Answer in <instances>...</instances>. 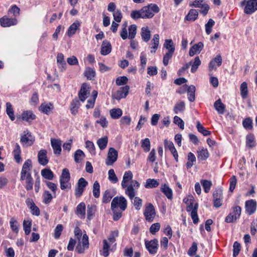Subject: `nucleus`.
I'll return each mask as SVG.
<instances>
[{
	"label": "nucleus",
	"instance_id": "nucleus-1",
	"mask_svg": "<svg viewBox=\"0 0 257 257\" xmlns=\"http://www.w3.org/2000/svg\"><path fill=\"white\" fill-rule=\"evenodd\" d=\"M143 19H151L160 11V8L155 4H151L147 6H145L141 9Z\"/></svg>",
	"mask_w": 257,
	"mask_h": 257
},
{
	"label": "nucleus",
	"instance_id": "nucleus-2",
	"mask_svg": "<svg viewBox=\"0 0 257 257\" xmlns=\"http://www.w3.org/2000/svg\"><path fill=\"white\" fill-rule=\"evenodd\" d=\"M118 206L124 211L127 207V201L123 196L115 197L113 199L111 203V209H113V208H117Z\"/></svg>",
	"mask_w": 257,
	"mask_h": 257
},
{
	"label": "nucleus",
	"instance_id": "nucleus-3",
	"mask_svg": "<svg viewBox=\"0 0 257 257\" xmlns=\"http://www.w3.org/2000/svg\"><path fill=\"white\" fill-rule=\"evenodd\" d=\"M34 137L28 130L24 132V134L21 136L20 139V142L23 144V147L31 146L34 144Z\"/></svg>",
	"mask_w": 257,
	"mask_h": 257
},
{
	"label": "nucleus",
	"instance_id": "nucleus-4",
	"mask_svg": "<svg viewBox=\"0 0 257 257\" xmlns=\"http://www.w3.org/2000/svg\"><path fill=\"white\" fill-rule=\"evenodd\" d=\"M140 187V183L137 180H132L131 184L125 190V193L127 195L130 199L132 200L135 195V190L134 188H138Z\"/></svg>",
	"mask_w": 257,
	"mask_h": 257
},
{
	"label": "nucleus",
	"instance_id": "nucleus-5",
	"mask_svg": "<svg viewBox=\"0 0 257 257\" xmlns=\"http://www.w3.org/2000/svg\"><path fill=\"white\" fill-rule=\"evenodd\" d=\"M117 156V151L113 148H110L107 153L106 164L108 166L112 165L116 161Z\"/></svg>",
	"mask_w": 257,
	"mask_h": 257
},
{
	"label": "nucleus",
	"instance_id": "nucleus-6",
	"mask_svg": "<svg viewBox=\"0 0 257 257\" xmlns=\"http://www.w3.org/2000/svg\"><path fill=\"white\" fill-rule=\"evenodd\" d=\"M88 182L83 178H80L78 181L77 186L75 190V195L76 197H80L82 194Z\"/></svg>",
	"mask_w": 257,
	"mask_h": 257
},
{
	"label": "nucleus",
	"instance_id": "nucleus-7",
	"mask_svg": "<svg viewBox=\"0 0 257 257\" xmlns=\"http://www.w3.org/2000/svg\"><path fill=\"white\" fill-rule=\"evenodd\" d=\"M145 245L149 253L154 254L158 250V240L157 239H154L151 241H145Z\"/></svg>",
	"mask_w": 257,
	"mask_h": 257
},
{
	"label": "nucleus",
	"instance_id": "nucleus-8",
	"mask_svg": "<svg viewBox=\"0 0 257 257\" xmlns=\"http://www.w3.org/2000/svg\"><path fill=\"white\" fill-rule=\"evenodd\" d=\"M146 219L148 221H152L155 216L156 212L154 206L152 203H149L146 207L144 211Z\"/></svg>",
	"mask_w": 257,
	"mask_h": 257
},
{
	"label": "nucleus",
	"instance_id": "nucleus-9",
	"mask_svg": "<svg viewBox=\"0 0 257 257\" xmlns=\"http://www.w3.org/2000/svg\"><path fill=\"white\" fill-rule=\"evenodd\" d=\"M257 10V0H248L244 9L246 14L250 15Z\"/></svg>",
	"mask_w": 257,
	"mask_h": 257
},
{
	"label": "nucleus",
	"instance_id": "nucleus-10",
	"mask_svg": "<svg viewBox=\"0 0 257 257\" xmlns=\"http://www.w3.org/2000/svg\"><path fill=\"white\" fill-rule=\"evenodd\" d=\"M129 89L130 87L128 85L120 87L119 90L112 95L113 98L119 100L121 98H125L128 93Z\"/></svg>",
	"mask_w": 257,
	"mask_h": 257
},
{
	"label": "nucleus",
	"instance_id": "nucleus-11",
	"mask_svg": "<svg viewBox=\"0 0 257 257\" xmlns=\"http://www.w3.org/2000/svg\"><path fill=\"white\" fill-rule=\"evenodd\" d=\"M90 94V88L86 83L82 84L80 90L78 93L79 99L81 101L83 102Z\"/></svg>",
	"mask_w": 257,
	"mask_h": 257
},
{
	"label": "nucleus",
	"instance_id": "nucleus-12",
	"mask_svg": "<svg viewBox=\"0 0 257 257\" xmlns=\"http://www.w3.org/2000/svg\"><path fill=\"white\" fill-rule=\"evenodd\" d=\"M51 144L55 155H59L61 154V141L58 139H51Z\"/></svg>",
	"mask_w": 257,
	"mask_h": 257
},
{
	"label": "nucleus",
	"instance_id": "nucleus-13",
	"mask_svg": "<svg viewBox=\"0 0 257 257\" xmlns=\"http://www.w3.org/2000/svg\"><path fill=\"white\" fill-rule=\"evenodd\" d=\"M245 209L249 215L254 213L256 210V202L251 199L245 202Z\"/></svg>",
	"mask_w": 257,
	"mask_h": 257
},
{
	"label": "nucleus",
	"instance_id": "nucleus-14",
	"mask_svg": "<svg viewBox=\"0 0 257 257\" xmlns=\"http://www.w3.org/2000/svg\"><path fill=\"white\" fill-rule=\"evenodd\" d=\"M47 154V152L46 150H41L38 154L39 163L44 166L46 165L49 162Z\"/></svg>",
	"mask_w": 257,
	"mask_h": 257
},
{
	"label": "nucleus",
	"instance_id": "nucleus-15",
	"mask_svg": "<svg viewBox=\"0 0 257 257\" xmlns=\"http://www.w3.org/2000/svg\"><path fill=\"white\" fill-rule=\"evenodd\" d=\"M164 145L165 149H168L170 151L175 159L177 162L178 159V155L176 149L174 147V144L171 141L165 140L164 141Z\"/></svg>",
	"mask_w": 257,
	"mask_h": 257
},
{
	"label": "nucleus",
	"instance_id": "nucleus-16",
	"mask_svg": "<svg viewBox=\"0 0 257 257\" xmlns=\"http://www.w3.org/2000/svg\"><path fill=\"white\" fill-rule=\"evenodd\" d=\"M0 22L2 27H7L16 25L17 24V20L15 18L10 19L4 17L0 19Z\"/></svg>",
	"mask_w": 257,
	"mask_h": 257
},
{
	"label": "nucleus",
	"instance_id": "nucleus-17",
	"mask_svg": "<svg viewBox=\"0 0 257 257\" xmlns=\"http://www.w3.org/2000/svg\"><path fill=\"white\" fill-rule=\"evenodd\" d=\"M133 175L131 171L125 172L123 175L122 181L121 182V187L122 188H127V183L130 181L133 180Z\"/></svg>",
	"mask_w": 257,
	"mask_h": 257
},
{
	"label": "nucleus",
	"instance_id": "nucleus-18",
	"mask_svg": "<svg viewBox=\"0 0 257 257\" xmlns=\"http://www.w3.org/2000/svg\"><path fill=\"white\" fill-rule=\"evenodd\" d=\"M111 51V45L107 40L103 41L101 46L100 53L102 55H106L110 53Z\"/></svg>",
	"mask_w": 257,
	"mask_h": 257
},
{
	"label": "nucleus",
	"instance_id": "nucleus-19",
	"mask_svg": "<svg viewBox=\"0 0 257 257\" xmlns=\"http://www.w3.org/2000/svg\"><path fill=\"white\" fill-rule=\"evenodd\" d=\"M203 44L202 42H199L197 44L194 45L189 50V55L193 56L195 54H199L203 48Z\"/></svg>",
	"mask_w": 257,
	"mask_h": 257
},
{
	"label": "nucleus",
	"instance_id": "nucleus-20",
	"mask_svg": "<svg viewBox=\"0 0 257 257\" xmlns=\"http://www.w3.org/2000/svg\"><path fill=\"white\" fill-rule=\"evenodd\" d=\"M213 106L218 114H222L225 112V105L222 102L220 98L214 103Z\"/></svg>",
	"mask_w": 257,
	"mask_h": 257
},
{
	"label": "nucleus",
	"instance_id": "nucleus-21",
	"mask_svg": "<svg viewBox=\"0 0 257 257\" xmlns=\"http://www.w3.org/2000/svg\"><path fill=\"white\" fill-rule=\"evenodd\" d=\"M36 118V115L31 110L24 111L22 114V119L28 122Z\"/></svg>",
	"mask_w": 257,
	"mask_h": 257
},
{
	"label": "nucleus",
	"instance_id": "nucleus-22",
	"mask_svg": "<svg viewBox=\"0 0 257 257\" xmlns=\"http://www.w3.org/2000/svg\"><path fill=\"white\" fill-rule=\"evenodd\" d=\"M80 106L79 101L77 99H74L70 103V109L71 113L73 115H75L78 112V109Z\"/></svg>",
	"mask_w": 257,
	"mask_h": 257
},
{
	"label": "nucleus",
	"instance_id": "nucleus-23",
	"mask_svg": "<svg viewBox=\"0 0 257 257\" xmlns=\"http://www.w3.org/2000/svg\"><path fill=\"white\" fill-rule=\"evenodd\" d=\"M222 57L220 55H218L215 57L213 60H211L209 64V69L210 70L216 69L215 63L217 64L218 66H221L222 64Z\"/></svg>",
	"mask_w": 257,
	"mask_h": 257
},
{
	"label": "nucleus",
	"instance_id": "nucleus-24",
	"mask_svg": "<svg viewBox=\"0 0 257 257\" xmlns=\"http://www.w3.org/2000/svg\"><path fill=\"white\" fill-rule=\"evenodd\" d=\"M32 163L30 159H28L24 163L21 172V174H28L31 173V171L32 169Z\"/></svg>",
	"mask_w": 257,
	"mask_h": 257
},
{
	"label": "nucleus",
	"instance_id": "nucleus-25",
	"mask_svg": "<svg viewBox=\"0 0 257 257\" xmlns=\"http://www.w3.org/2000/svg\"><path fill=\"white\" fill-rule=\"evenodd\" d=\"M141 35L143 40L145 42H148L151 39V32L148 27L142 28Z\"/></svg>",
	"mask_w": 257,
	"mask_h": 257
},
{
	"label": "nucleus",
	"instance_id": "nucleus-26",
	"mask_svg": "<svg viewBox=\"0 0 257 257\" xmlns=\"http://www.w3.org/2000/svg\"><path fill=\"white\" fill-rule=\"evenodd\" d=\"M80 24L79 21H76L69 27L67 35L70 37L75 34L77 29L80 27Z\"/></svg>",
	"mask_w": 257,
	"mask_h": 257
},
{
	"label": "nucleus",
	"instance_id": "nucleus-27",
	"mask_svg": "<svg viewBox=\"0 0 257 257\" xmlns=\"http://www.w3.org/2000/svg\"><path fill=\"white\" fill-rule=\"evenodd\" d=\"M21 150L19 145L17 143L16 144L15 148L13 151V155L16 161L18 163H20L22 162V158L20 156Z\"/></svg>",
	"mask_w": 257,
	"mask_h": 257
},
{
	"label": "nucleus",
	"instance_id": "nucleus-28",
	"mask_svg": "<svg viewBox=\"0 0 257 257\" xmlns=\"http://www.w3.org/2000/svg\"><path fill=\"white\" fill-rule=\"evenodd\" d=\"M187 88V93H188V98L190 101L193 102L195 100V87L194 85H191L188 86L186 85Z\"/></svg>",
	"mask_w": 257,
	"mask_h": 257
},
{
	"label": "nucleus",
	"instance_id": "nucleus-29",
	"mask_svg": "<svg viewBox=\"0 0 257 257\" xmlns=\"http://www.w3.org/2000/svg\"><path fill=\"white\" fill-rule=\"evenodd\" d=\"M198 16V12L195 9H191L188 15L186 16L185 19L187 21H194Z\"/></svg>",
	"mask_w": 257,
	"mask_h": 257
},
{
	"label": "nucleus",
	"instance_id": "nucleus-30",
	"mask_svg": "<svg viewBox=\"0 0 257 257\" xmlns=\"http://www.w3.org/2000/svg\"><path fill=\"white\" fill-rule=\"evenodd\" d=\"M197 153L198 158L202 161L206 160L209 157V153L207 149H204L203 148L200 149L199 148Z\"/></svg>",
	"mask_w": 257,
	"mask_h": 257
},
{
	"label": "nucleus",
	"instance_id": "nucleus-31",
	"mask_svg": "<svg viewBox=\"0 0 257 257\" xmlns=\"http://www.w3.org/2000/svg\"><path fill=\"white\" fill-rule=\"evenodd\" d=\"M159 44V35L158 34H155L153 38L151 41V49H154V51L151 50V53H155L156 50L158 49Z\"/></svg>",
	"mask_w": 257,
	"mask_h": 257
},
{
	"label": "nucleus",
	"instance_id": "nucleus-32",
	"mask_svg": "<svg viewBox=\"0 0 257 257\" xmlns=\"http://www.w3.org/2000/svg\"><path fill=\"white\" fill-rule=\"evenodd\" d=\"M185 108V104L184 101H180L177 102L173 109V110L176 114H178L179 112H183Z\"/></svg>",
	"mask_w": 257,
	"mask_h": 257
},
{
	"label": "nucleus",
	"instance_id": "nucleus-33",
	"mask_svg": "<svg viewBox=\"0 0 257 257\" xmlns=\"http://www.w3.org/2000/svg\"><path fill=\"white\" fill-rule=\"evenodd\" d=\"M161 189V191L164 193V194L169 199H172V191L171 189L169 187L168 185L166 184L162 185Z\"/></svg>",
	"mask_w": 257,
	"mask_h": 257
},
{
	"label": "nucleus",
	"instance_id": "nucleus-34",
	"mask_svg": "<svg viewBox=\"0 0 257 257\" xmlns=\"http://www.w3.org/2000/svg\"><path fill=\"white\" fill-rule=\"evenodd\" d=\"M110 115L113 119H118L122 114V111L121 109L119 108H112L109 111Z\"/></svg>",
	"mask_w": 257,
	"mask_h": 257
},
{
	"label": "nucleus",
	"instance_id": "nucleus-35",
	"mask_svg": "<svg viewBox=\"0 0 257 257\" xmlns=\"http://www.w3.org/2000/svg\"><path fill=\"white\" fill-rule=\"evenodd\" d=\"M41 175L47 180H51L54 178V174L51 170L49 169H44L41 171Z\"/></svg>",
	"mask_w": 257,
	"mask_h": 257
},
{
	"label": "nucleus",
	"instance_id": "nucleus-36",
	"mask_svg": "<svg viewBox=\"0 0 257 257\" xmlns=\"http://www.w3.org/2000/svg\"><path fill=\"white\" fill-rule=\"evenodd\" d=\"M54 195L49 192L48 190L44 191L43 194V202L46 204H49L54 198Z\"/></svg>",
	"mask_w": 257,
	"mask_h": 257
},
{
	"label": "nucleus",
	"instance_id": "nucleus-37",
	"mask_svg": "<svg viewBox=\"0 0 257 257\" xmlns=\"http://www.w3.org/2000/svg\"><path fill=\"white\" fill-rule=\"evenodd\" d=\"M108 143V138L107 137L99 139L97 141V144L101 150H103L106 148Z\"/></svg>",
	"mask_w": 257,
	"mask_h": 257
},
{
	"label": "nucleus",
	"instance_id": "nucleus-38",
	"mask_svg": "<svg viewBox=\"0 0 257 257\" xmlns=\"http://www.w3.org/2000/svg\"><path fill=\"white\" fill-rule=\"evenodd\" d=\"M6 112L11 120L13 121L15 119L14 112L12 104L10 102L6 103Z\"/></svg>",
	"mask_w": 257,
	"mask_h": 257
},
{
	"label": "nucleus",
	"instance_id": "nucleus-39",
	"mask_svg": "<svg viewBox=\"0 0 257 257\" xmlns=\"http://www.w3.org/2000/svg\"><path fill=\"white\" fill-rule=\"evenodd\" d=\"M246 145L250 148L254 147L255 145L254 142V137L253 134H249L247 135L246 138Z\"/></svg>",
	"mask_w": 257,
	"mask_h": 257
},
{
	"label": "nucleus",
	"instance_id": "nucleus-40",
	"mask_svg": "<svg viewBox=\"0 0 257 257\" xmlns=\"http://www.w3.org/2000/svg\"><path fill=\"white\" fill-rule=\"evenodd\" d=\"M85 204L83 202H81L79 204L76 208V213L79 214L82 217H84L85 215Z\"/></svg>",
	"mask_w": 257,
	"mask_h": 257
},
{
	"label": "nucleus",
	"instance_id": "nucleus-41",
	"mask_svg": "<svg viewBox=\"0 0 257 257\" xmlns=\"http://www.w3.org/2000/svg\"><path fill=\"white\" fill-rule=\"evenodd\" d=\"M188 162L186 163V167L187 169L191 168L193 165V162L196 161V157L195 155L191 152L188 154Z\"/></svg>",
	"mask_w": 257,
	"mask_h": 257
},
{
	"label": "nucleus",
	"instance_id": "nucleus-42",
	"mask_svg": "<svg viewBox=\"0 0 257 257\" xmlns=\"http://www.w3.org/2000/svg\"><path fill=\"white\" fill-rule=\"evenodd\" d=\"M84 75L88 79L93 80L95 76V72L93 69L88 67L86 69L84 72Z\"/></svg>",
	"mask_w": 257,
	"mask_h": 257
},
{
	"label": "nucleus",
	"instance_id": "nucleus-43",
	"mask_svg": "<svg viewBox=\"0 0 257 257\" xmlns=\"http://www.w3.org/2000/svg\"><path fill=\"white\" fill-rule=\"evenodd\" d=\"M159 183L154 179L147 180L145 187L147 188H155L159 186Z\"/></svg>",
	"mask_w": 257,
	"mask_h": 257
},
{
	"label": "nucleus",
	"instance_id": "nucleus-44",
	"mask_svg": "<svg viewBox=\"0 0 257 257\" xmlns=\"http://www.w3.org/2000/svg\"><path fill=\"white\" fill-rule=\"evenodd\" d=\"M196 127L197 128L198 131L201 133L203 136H208L210 135L211 132L210 131H208L205 129V127H204L200 123V121H198L197 122V125Z\"/></svg>",
	"mask_w": 257,
	"mask_h": 257
},
{
	"label": "nucleus",
	"instance_id": "nucleus-45",
	"mask_svg": "<svg viewBox=\"0 0 257 257\" xmlns=\"http://www.w3.org/2000/svg\"><path fill=\"white\" fill-rule=\"evenodd\" d=\"M137 33V26L135 24L131 25L128 28V38L130 39H134Z\"/></svg>",
	"mask_w": 257,
	"mask_h": 257
},
{
	"label": "nucleus",
	"instance_id": "nucleus-46",
	"mask_svg": "<svg viewBox=\"0 0 257 257\" xmlns=\"http://www.w3.org/2000/svg\"><path fill=\"white\" fill-rule=\"evenodd\" d=\"M174 52L173 49L172 50H169L164 56L163 58V64L165 66H167L169 63V61L171 59L173 56Z\"/></svg>",
	"mask_w": 257,
	"mask_h": 257
},
{
	"label": "nucleus",
	"instance_id": "nucleus-47",
	"mask_svg": "<svg viewBox=\"0 0 257 257\" xmlns=\"http://www.w3.org/2000/svg\"><path fill=\"white\" fill-rule=\"evenodd\" d=\"M240 94L242 98H245L247 96V85L245 82H243L240 85Z\"/></svg>",
	"mask_w": 257,
	"mask_h": 257
},
{
	"label": "nucleus",
	"instance_id": "nucleus-48",
	"mask_svg": "<svg viewBox=\"0 0 257 257\" xmlns=\"http://www.w3.org/2000/svg\"><path fill=\"white\" fill-rule=\"evenodd\" d=\"M201 183L205 192L208 193L212 185L211 181L207 180H202Z\"/></svg>",
	"mask_w": 257,
	"mask_h": 257
},
{
	"label": "nucleus",
	"instance_id": "nucleus-49",
	"mask_svg": "<svg viewBox=\"0 0 257 257\" xmlns=\"http://www.w3.org/2000/svg\"><path fill=\"white\" fill-rule=\"evenodd\" d=\"M32 222L30 220H24L23 221V227L26 235L30 234L31 230Z\"/></svg>",
	"mask_w": 257,
	"mask_h": 257
},
{
	"label": "nucleus",
	"instance_id": "nucleus-50",
	"mask_svg": "<svg viewBox=\"0 0 257 257\" xmlns=\"http://www.w3.org/2000/svg\"><path fill=\"white\" fill-rule=\"evenodd\" d=\"M70 179V175L68 169L65 168L62 171V173L60 177V181H65L69 182Z\"/></svg>",
	"mask_w": 257,
	"mask_h": 257
},
{
	"label": "nucleus",
	"instance_id": "nucleus-51",
	"mask_svg": "<svg viewBox=\"0 0 257 257\" xmlns=\"http://www.w3.org/2000/svg\"><path fill=\"white\" fill-rule=\"evenodd\" d=\"M215 24V22L212 19H210L205 24V31L207 35H209L212 32V28Z\"/></svg>",
	"mask_w": 257,
	"mask_h": 257
},
{
	"label": "nucleus",
	"instance_id": "nucleus-52",
	"mask_svg": "<svg viewBox=\"0 0 257 257\" xmlns=\"http://www.w3.org/2000/svg\"><path fill=\"white\" fill-rule=\"evenodd\" d=\"M127 23L125 22L122 25V28L120 31V37L123 40L128 38V34L127 30Z\"/></svg>",
	"mask_w": 257,
	"mask_h": 257
},
{
	"label": "nucleus",
	"instance_id": "nucleus-53",
	"mask_svg": "<svg viewBox=\"0 0 257 257\" xmlns=\"http://www.w3.org/2000/svg\"><path fill=\"white\" fill-rule=\"evenodd\" d=\"M201 64V61L199 58V57H196L194 59V62L191 65V71L192 73L195 72L199 66Z\"/></svg>",
	"mask_w": 257,
	"mask_h": 257
},
{
	"label": "nucleus",
	"instance_id": "nucleus-54",
	"mask_svg": "<svg viewBox=\"0 0 257 257\" xmlns=\"http://www.w3.org/2000/svg\"><path fill=\"white\" fill-rule=\"evenodd\" d=\"M51 105V103H42L39 107V110L43 113L48 114L51 110L50 106Z\"/></svg>",
	"mask_w": 257,
	"mask_h": 257
},
{
	"label": "nucleus",
	"instance_id": "nucleus-55",
	"mask_svg": "<svg viewBox=\"0 0 257 257\" xmlns=\"http://www.w3.org/2000/svg\"><path fill=\"white\" fill-rule=\"evenodd\" d=\"M100 185L99 183L96 181L93 186V195L95 198H98L100 194Z\"/></svg>",
	"mask_w": 257,
	"mask_h": 257
},
{
	"label": "nucleus",
	"instance_id": "nucleus-56",
	"mask_svg": "<svg viewBox=\"0 0 257 257\" xmlns=\"http://www.w3.org/2000/svg\"><path fill=\"white\" fill-rule=\"evenodd\" d=\"M142 147L146 152H148L150 150L151 144L150 140L148 138L142 141Z\"/></svg>",
	"mask_w": 257,
	"mask_h": 257
},
{
	"label": "nucleus",
	"instance_id": "nucleus-57",
	"mask_svg": "<svg viewBox=\"0 0 257 257\" xmlns=\"http://www.w3.org/2000/svg\"><path fill=\"white\" fill-rule=\"evenodd\" d=\"M96 210V206L95 205H89L87 206V218L89 220L91 219L92 216L94 215L95 211Z\"/></svg>",
	"mask_w": 257,
	"mask_h": 257
},
{
	"label": "nucleus",
	"instance_id": "nucleus-58",
	"mask_svg": "<svg viewBox=\"0 0 257 257\" xmlns=\"http://www.w3.org/2000/svg\"><path fill=\"white\" fill-rule=\"evenodd\" d=\"M131 17L134 20H138L140 18L143 19L141 9L140 10H134L131 12Z\"/></svg>",
	"mask_w": 257,
	"mask_h": 257
},
{
	"label": "nucleus",
	"instance_id": "nucleus-59",
	"mask_svg": "<svg viewBox=\"0 0 257 257\" xmlns=\"http://www.w3.org/2000/svg\"><path fill=\"white\" fill-rule=\"evenodd\" d=\"M86 148L88 150L89 152L95 155V148L93 143L90 141H87L85 142Z\"/></svg>",
	"mask_w": 257,
	"mask_h": 257
},
{
	"label": "nucleus",
	"instance_id": "nucleus-60",
	"mask_svg": "<svg viewBox=\"0 0 257 257\" xmlns=\"http://www.w3.org/2000/svg\"><path fill=\"white\" fill-rule=\"evenodd\" d=\"M25 181V189L27 191H30L33 189L34 185V180L33 178L30 179H27L24 180Z\"/></svg>",
	"mask_w": 257,
	"mask_h": 257
},
{
	"label": "nucleus",
	"instance_id": "nucleus-61",
	"mask_svg": "<svg viewBox=\"0 0 257 257\" xmlns=\"http://www.w3.org/2000/svg\"><path fill=\"white\" fill-rule=\"evenodd\" d=\"M57 63L59 65H61L63 69H65L66 62L64 60V55L62 53H59L57 56Z\"/></svg>",
	"mask_w": 257,
	"mask_h": 257
},
{
	"label": "nucleus",
	"instance_id": "nucleus-62",
	"mask_svg": "<svg viewBox=\"0 0 257 257\" xmlns=\"http://www.w3.org/2000/svg\"><path fill=\"white\" fill-rule=\"evenodd\" d=\"M233 256L236 257L239 254L240 250V244L237 241H235L233 243Z\"/></svg>",
	"mask_w": 257,
	"mask_h": 257
},
{
	"label": "nucleus",
	"instance_id": "nucleus-63",
	"mask_svg": "<svg viewBox=\"0 0 257 257\" xmlns=\"http://www.w3.org/2000/svg\"><path fill=\"white\" fill-rule=\"evenodd\" d=\"M243 127L246 130H251L252 128V120L248 117L245 118L242 122Z\"/></svg>",
	"mask_w": 257,
	"mask_h": 257
},
{
	"label": "nucleus",
	"instance_id": "nucleus-64",
	"mask_svg": "<svg viewBox=\"0 0 257 257\" xmlns=\"http://www.w3.org/2000/svg\"><path fill=\"white\" fill-rule=\"evenodd\" d=\"M108 179L113 183H115L118 181V179L113 169H110L108 171Z\"/></svg>",
	"mask_w": 257,
	"mask_h": 257
}]
</instances>
